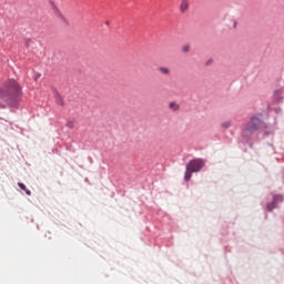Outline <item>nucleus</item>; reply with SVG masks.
<instances>
[{"label":"nucleus","instance_id":"7","mask_svg":"<svg viewBox=\"0 0 284 284\" xmlns=\"http://www.w3.org/2000/svg\"><path fill=\"white\" fill-rule=\"evenodd\" d=\"M55 101L58 105H63V98H61V94L55 93Z\"/></svg>","mask_w":284,"mask_h":284},{"label":"nucleus","instance_id":"1","mask_svg":"<svg viewBox=\"0 0 284 284\" xmlns=\"http://www.w3.org/2000/svg\"><path fill=\"white\" fill-rule=\"evenodd\" d=\"M23 97V88L16 79H8L0 85V109L14 108L19 110Z\"/></svg>","mask_w":284,"mask_h":284},{"label":"nucleus","instance_id":"6","mask_svg":"<svg viewBox=\"0 0 284 284\" xmlns=\"http://www.w3.org/2000/svg\"><path fill=\"white\" fill-rule=\"evenodd\" d=\"M18 187H20V190H23V192H26L27 196H32V191L28 190V187H26V184L19 182Z\"/></svg>","mask_w":284,"mask_h":284},{"label":"nucleus","instance_id":"8","mask_svg":"<svg viewBox=\"0 0 284 284\" xmlns=\"http://www.w3.org/2000/svg\"><path fill=\"white\" fill-rule=\"evenodd\" d=\"M67 128H69L70 130H74V121L69 120V121L67 122Z\"/></svg>","mask_w":284,"mask_h":284},{"label":"nucleus","instance_id":"11","mask_svg":"<svg viewBox=\"0 0 284 284\" xmlns=\"http://www.w3.org/2000/svg\"><path fill=\"white\" fill-rule=\"evenodd\" d=\"M232 125V122L227 121L222 123V128H224V130H227V128H230Z\"/></svg>","mask_w":284,"mask_h":284},{"label":"nucleus","instance_id":"14","mask_svg":"<svg viewBox=\"0 0 284 284\" xmlns=\"http://www.w3.org/2000/svg\"><path fill=\"white\" fill-rule=\"evenodd\" d=\"M281 94V90H276L275 92H274V97H278Z\"/></svg>","mask_w":284,"mask_h":284},{"label":"nucleus","instance_id":"13","mask_svg":"<svg viewBox=\"0 0 284 284\" xmlns=\"http://www.w3.org/2000/svg\"><path fill=\"white\" fill-rule=\"evenodd\" d=\"M183 52H190V44H186L183 47Z\"/></svg>","mask_w":284,"mask_h":284},{"label":"nucleus","instance_id":"15","mask_svg":"<svg viewBox=\"0 0 284 284\" xmlns=\"http://www.w3.org/2000/svg\"><path fill=\"white\" fill-rule=\"evenodd\" d=\"M212 63V60H209L207 62H206V65H210Z\"/></svg>","mask_w":284,"mask_h":284},{"label":"nucleus","instance_id":"16","mask_svg":"<svg viewBox=\"0 0 284 284\" xmlns=\"http://www.w3.org/2000/svg\"><path fill=\"white\" fill-rule=\"evenodd\" d=\"M234 28H236V21H234Z\"/></svg>","mask_w":284,"mask_h":284},{"label":"nucleus","instance_id":"2","mask_svg":"<svg viewBox=\"0 0 284 284\" xmlns=\"http://www.w3.org/2000/svg\"><path fill=\"white\" fill-rule=\"evenodd\" d=\"M261 128H267V125L258 118V115H253L242 129V136L250 139V136H252L254 132H258Z\"/></svg>","mask_w":284,"mask_h":284},{"label":"nucleus","instance_id":"10","mask_svg":"<svg viewBox=\"0 0 284 284\" xmlns=\"http://www.w3.org/2000/svg\"><path fill=\"white\" fill-rule=\"evenodd\" d=\"M59 19H61V21H63V23H65L68 26V20L65 19V17H63V14L61 12L58 13Z\"/></svg>","mask_w":284,"mask_h":284},{"label":"nucleus","instance_id":"9","mask_svg":"<svg viewBox=\"0 0 284 284\" xmlns=\"http://www.w3.org/2000/svg\"><path fill=\"white\" fill-rule=\"evenodd\" d=\"M170 108H171V110H174V112H176V110H179V104L171 102Z\"/></svg>","mask_w":284,"mask_h":284},{"label":"nucleus","instance_id":"12","mask_svg":"<svg viewBox=\"0 0 284 284\" xmlns=\"http://www.w3.org/2000/svg\"><path fill=\"white\" fill-rule=\"evenodd\" d=\"M160 72L163 74H170V70L168 68H160Z\"/></svg>","mask_w":284,"mask_h":284},{"label":"nucleus","instance_id":"3","mask_svg":"<svg viewBox=\"0 0 284 284\" xmlns=\"http://www.w3.org/2000/svg\"><path fill=\"white\" fill-rule=\"evenodd\" d=\"M205 168V160L203 159H193L186 164V170L184 174V181L187 183L192 181V174L194 172H201Z\"/></svg>","mask_w":284,"mask_h":284},{"label":"nucleus","instance_id":"5","mask_svg":"<svg viewBox=\"0 0 284 284\" xmlns=\"http://www.w3.org/2000/svg\"><path fill=\"white\" fill-rule=\"evenodd\" d=\"M190 9V0H182L180 4V12H187Z\"/></svg>","mask_w":284,"mask_h":284},{"label":"nucleus","instance_id":"4","mask_svg":"<svg viewBox=\"0 0 284 284\" xmlns=\"http://www.w3.org/2000/svg\"><path fill=\"white\" fill-rule=\"evenodd\" d=\"M283 194H274L272 201L266 203V212H274L278 207V203H283Z\"/></svg>","mask_w":284,"mask_h":284}]
</instances>
